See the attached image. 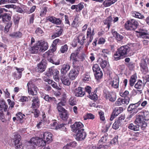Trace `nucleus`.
Returning <instances> with one entry per match:
<instances>
[{
  "instance_id": "obj_1",
  "label": "nucleus",
  "mask_w": 149,
  "mask_h": 149,
  "mask_svg": "<svg viewBox=\"0 0 149 149\" xmlns=\"http://www.w3.org/2000/svg\"><path fill=\"white\" fill-rule=\"evenodd\" d=\"M139 24L138 22L136 20L132 19L127 21L125 24V27L128 30H132L136 29Z\"/></svg>"
},
{
  "instance_id": "obj_2",
  "label": "nucleus",
  "mask_w": 149,
  "mask_h": 149,
  "mask_svg": "<svg viewBox=\"0 0 149 149\" xmlns=\"http://www.w3.org/2000/svg\"><path fill=\"white\" fill-rule=\"evenodd\" d=\"M119 53L123 56H126L130 55L131 49L129 46H123L118 49Z\"/></svg>"
},
{
  "instance_id": "obj_3",
  "label": "nucleus",
  "mask_w": 149,
  "mask_h": 149,
  "mask_svg": "<svg viewBox=\"0 0 149 149\" xmlns=\"http://www.w3.org/2000/svg\"><path fill=\"white\" fill-rule=\"evenodd\" d=\"M28 92L30 95H36L38 89L37 87L33 84L32 81H30L27 84Z\"/></svg>"
},
{
  "instance_id": "obj_4",
  "label": "nucleus",
  "mask_w": 149,
  "mask_h": 149,
  "mask_svg": "<svg viewBox=\"0 0 149 149\" xmlns=\"http://www.w3.org/2000/svg\"><path fill=\"white\" fill-rule=\"evenodd\" d=\"M29 143L33 146L36 145L39 146H44L47 143L42 137L38 139L33 138L31 139Z\"/></svg>"
},
{
  "instance_id": "obj_5",
  "label": "nucleus",
  "mask_w": 149,
  "mask_h": 149,
  "mask_svg": "<svg viewBox=\"0 0 149 149\" xmlns=\"http://www.w3.org/2000/svg\"><path fill=\"white\" fill-rule=\"evenodd\" d=\"M95 34L94 29L92 30L91 27L88 28L86 32L87 43L86 46L88 47L90 43L92 42L93 38V36Z\"/></svg>"
},
{
  "instance_id": "obj_6",
  "label": "nucleus",
  "mask_w": 149,
  "mask_h": 149,
  "mask_svg": "<svg viewBox=\"0 0 149 149\" xmlns=\"http://www.w3.org/2000/svg\"><path fill=\"white\" fill-rule=\"evenodd\" d=\"M134 122L136 125L144 129L147 126V123L143 119L142 116H137Z\"/></svg>"
},
{
  "instance_id": "obj_7",
  "label": "nucleus",
  "mask_w": 149,
  "mask_h": 149,
  "mask_svg": "<svg viewBox=\"0 0 149 149\" xmlns=\"http://www.w3.org/2000/svg\"><path fill=\"white\" fill-rule=\"evenodd\" d=\"M118 20V17L114 18L113 20L111 16H109L104 21V24L107 25V27L109 29L110 27L112 26V22L115 23Z\"/></svg>"
},
{
  "instance_id": "obj_8",
  "label": "nucleus",
  "mask_w": 149,
  "mask_h": 149,
  "mask_svg": "<svg viewBox=\"0 0 149 149\" xmlns=\"http://www.w3.org/2000/svg\"><path fill=\"white\" fill-rule=\"evenodd\" d=\"M37 45L38 46L39 51L44 52L48 49V44L43 40H40L37 42Z\"/></svg>"
},
{
  "instance_id": "obj_9",
  "label": "nucleus",
  "mask_w": 149,
  "mask_h": 149,
  "mask_svg": "<svg viewBox=\"0 0 149 149\" xmlns=\"http://www.w3.org/2000/svg\"><path fill=\"white\" fill-rule=\"evenodd\" d=\"M32 102V107L33 109L38 108L40 106V101L37 95L29 97Z\"/></svg>"
},
{
  "instance_id": "obj_10",
  "label": "nucleus",
  "mask_w": 149,
  "mask_h": 149,
  "mask_svg": "<svg viewBox=\"0 0 149 149\" xmlns=\"http://www.w3.org/2000/svg\"><path fill=\"white\" fill-rule=\"evenodd\" d=\"M79 68H74L71 69L68 74V76L72 80L75 79L79 73Z\"/></svg>"
},
{
  "instance_id": "obj_11",
  "label": "nucleus",
  "mask_w": 149,
  "mask_h": 149,
  "mask_svg": "<svg viewBox=\"0 0 149 149\" xmlns=\"http://www.w3.org/2000/svg\"><path fill=\"white\" fill-rule=\"evenodd\" d=\"M66 96L65 94L63 95L62 101L59 102L57 105V108L58 112L60 113L65 110L62 106H64L66 102Z\"/></svg>"
},
{
  "instance_id": "obj_12",
  "label": "nucleus",
  "mask_w": 149,
  "mask_h": 149,
  "mask_svg": "<svg viewBox=\"0 0 149 149\" xmlns=\"http://www.w3.org/2000/svg\"><path fill=\"white\" fill-rule=\"evenodd\" d=\"M15 140L14 141L15 146L17 149H23V146L20 142L21 136L18 134L15 135Z\"/></svg>"
},
{
  "instance_id": "obj_13",
  "label": "nucleus",
  "mask_w": 149,
  "mask_h": 149,
  "mask_svg": "<svg viewBox=\"0 0 149 149\" xmlns=\"http://www.w3.org/2000/svg\"><path fill=\"white\" fill-rule=\"evenodd\" d=\"M46 61L43 59L38 65L36 71L39 72H42L45 70L46 68Z\"/></svg>"
},
{
  "instance_id": "obj_14",
  "label": "nucleus",
  "mask_w": 149,
  "mask_h": 149,
  "mask_svg": "<svg viewBox=\"0 0 149 149\" xmlns=\"http://www.w3.org/2000/svg\"><path fill=\"white\" fill-rule=\"evenodd\" d=\"M86 136V134L84 131V129H82L78 131L76 135V139L78 141L82 140L85 138Z\"/></svg>"
},
{
  "instance_id": "obj_15",
  "label": "nucleus",
  "mask_w": 149,
  "mask_h": 149,
  "mask_svg": "<svg viewBox=\"0 0 149 149\" xmlns=\"http://www.w3.org/2000/svg\"><path fill=\"white\" fill-rule=\"evenodd\" d=\"M130 101L129 98H118L115 102V104L117 106H120L123 104H128Z\"/></svg>"
},
{
  "instance_id": "obj_16",
  "label": "nucleus",
  "mask_w": 149,
  "mask_h": 149,
  "mask_svg": "<svg viewBox=\"0 0 149 149\" xmlns=\"http://www.w3.org/2000/svg\"><path fill=\"white\" fill-rule=\"evenodd\" d=\"M104 95L106 99H109L111 102H113L116 100L115 95L114 94L112 93H111L108 92H104Z\"/></svg>"
},
{
  "instance_id": "obj_17",
  "label": "nucleus",
  "mask_w": 149,
  "mask_h": 149,
  "mask_svg": "<svg viewBox=\"0 0 149 149\" xmlns=\"http://www.w3.org/2000/svg\"><path fill=\"white\" fill-rule=\"evenodd\" d=\"M84 88L80 87L76 88L74 91L75 95L77 97H82L85 94V92L83 91Z\"/></svg>"
},
{
  "instance_id": "obj_18",
  "label": "nucleus",
  "mask_w": 149,
  "mask_h": 149,
  "mask_svg": "<svg viewBox=\"0 0 149 149\" xmlns=\"http://www.w3.org/2000/svg\"><path fill=\"white\" fill-rule=\"evenodd\" d=\"M52 134L49 132H45L44 133L43 138L45 141L47 143H49L52 140Z\"/></svg>"
},
{
  "instance_id": "obj_19",
  "label": "nucleus",
  "mask_w": 149,
  "mask_h": 149,
  "mask_svg": "<svg viewBox=\"0 0 149 149\" xmlns=\"http://www.w3.org/2000/svg\"><path fill=\"white\" fill-rule=\"evenodd\" d=\"M77 52L73 53L71 54L70 59L72 62L73 65H75L77 64L79 61L78 59V58Z\"/></svg>"
},
{
  "instance_id": "obj_20",
  "label": "nucleus",
  "mask_w": 149,
  "mask_h": 149,
  "mask_svg": "<svg viewBox=\"0 0 149 149\" xmlns=\"http://www.w3.org/2000/svg\"><path fill=\"white\" fill-rule=\"evenodd\" d=\"M70 65L68 64H65L63 65L61 70V75H66L67 72L69 70Z\"/></svg>"
},
{
  "instance_id": "obj_21",
  "label": "nucleus",
  "mask_w": 149,
  "mask_h": 149,
  "mask_svg": "<svg viewBox=\"0 0 149 149\" xmlns=\"http://www.w3.org/2000/svg\"><path fill=\"white\" fill-rule=\"evenodd\" d=\"M61 79L63 84L65 85L68 86L70 84V77H68L66 75H61Z\"/></svg>"
},
{
  "instance_id": "obj_22",
  "label": "nucleus",
  "mask_w": 149,
  "mask_h": 149,
  "mask_svg": "<svg viewBox=\"0 0 149 149\" xmlns=\"http://www.w3.org/2000/svg\"><path fill=\"white\" fill-rule=\"evenodd\" d=\"M83 127V125L80 122H75L74 124L72 125V129L73 130V131L77 132L79 130H81Z\"/></svg>"
},
{
  "instance_id": "obj_23",
  "label": "nucleus",
  "mask_w": 149,
  "mask_h": 149,
  "mask_svg": "<svg viewBox=\"0 0 149 149\" xmlns=\"http://www.w3.org/2000/svg\"><path fill=\"white\" fill-rule=\"evenodd\" d=\"M41 97L43 98L45 101L50 102L54 103H56L57 102V101L54 97H49L48 95H41Z\"/></svg>"
},
{
  "instance_id": "obj_24",
  "label": "nucleus",
  "mask_w": 149,
  "mask_h": 149,
  "mask_svg": "<svg viewBox=\"0 0 149 149\" xmlns=\"http://www.w3.org/2000/svg\"><path fill=\"white\" fill-rule=\"evenodd\" d=\"M119 83V78L116 77L113 78L109 83L110 85L115 88H117L118 87Z\"/></svg>"
},
{
  "instance_id": "obj_25",
  "label": "nucleus",
  "mask_w": 149,
  "mask_h": 149,
  "mask_svg": "<svg viewBox=\"0 0 149 149\" xmlns=\"http://www.w3.org/2000/svg\"><path fill=\"white\" fill-rule=\"evenodd\" d=\"M16 70L17 71L18 74L17 73L15 72L13 73V76L15 77L16 79H20L22 75V72L24 70L23 68H18L17 67L15 68Z\"/></svg>"
},
{
  "instance_id": "obj_26",
  "label": "nucleus",
  "mask_w": 149,
  "mask_h": 149,
  "mask_svg": "<svg viewBox=\"0 0 149 149\" xmlns=\"http://www.w3.org/2000/svg\"><path fill=\"white\" fill-rule=\"evenodd\" d=\"M98 63L100 65L102 69L106 68L108 65V63L106 60L99 58L97 61Z\"/></svg>"
},
{
  "instance_id": "obj_27",
  "label": "nucleus",
  "mask_w": 149,
  "mask_h": 149,
  "mask_svg": "<svg viewBox=\"0 0 149 149\" xmlns=\"http://www.w3.org/2000/svg\"><path fill=\"white\" fill-rule=\"evenodd\" d=\"M59 115L61 118L64 120H66L68 118V113L66 110L59 113Z\"/></svg>"
},
{
  "instance_id": "obj_28",
  "label": "nucleus",
  "mask_w": 149,
  "mask_h": 149,
  "mask_svg": "<svg viewBox=\"0 0 149 149\" xmlns=\"http://www.w3.org/2000/svg\"><path fill=\"white\" fill-rule=\"evenodd\" d=\"M7 108L8 106L4 100H2L0 101V110L2 112L6 111Z\"/></svg>"
},
{
  "instance_id": "obj_29",
  "label": "nucleus",
  "mask_w": 149,
  "mask_h": 149,
  "mask_svg": "<svg viewBox=\"0 0 149 149\" xmlns=\"http://www.w3.org/2000/svg\"><path fill=\"white\" fill-rule=\"evenodd\" d=\"M78 42L81 45H83L86 40L85 36L83 34H80L77 37Z\"/></svg>"
},
{
  "instance_id": "obj_30",
  "label": "nucleus",
  "mask_w": 149,
  "mask_h": 149,
  "mask_svg": "<svg viewBox=\"0 0 149 149\" xmlns=\"http://www.w3.org/2000/svg\"><path fill=\"white\" fill-rule=\"evenodd\" d=\"M48 19L50 22L56 24H61V22L60 19L54 17H50Z\"/></svg>"
},
{
  "instance_id": "obj_31",
  "label": "nucleus",
  "mask_w": 149,
  "mask_h": 149,
  "mask_svg": "<svg viewBox=\"0 0 149 149\" xmlns=\"http://www.w3.org/2000/svg\"><path fill=\"white\" fill-rule=\"evenodd\" d=\"M144 86V85L142 81L140 80L138 81L134 85L135 88L137 89H140V91H141V89H143Z\"/></svg>"
},
{
  "instance_id": "obj_32",
  "label": "nucleus",
  "mask_w": 149,
  "mask_h": 149,
  "mask_svg": "<svg viewBox=\"0 0 149 149\" xmlns=\"http://www.w3.org/2000/svg\"><path fill=\"white\" fill-rule=\"evenodd\" d=\"M1 16V17H2V21L4 23L8 22L11 19V17L8 13H5Z\"/></svg>"
},
{
  "instance_id": "obj_33",
  "label": "nucleus",
  "mask_w": 149,
  "mask_h": 149,
  "mask_svg": "<svg viewBox=\"0 0 149 149\" xmlns=\"http://www.w3.org/2000/svg\"><path fill=\"white\" fill-rule=\"evenodd\" d=\"M123 111V109L122 107H119L115 108L114 110L113 113V114L115 116H117Z\"/></svg>"
},
{
  "instance_id": "obj_34",
  "label": "nucleus",
  "mask_w": 149,
  "mask_h": 149,
  "mask_svg": "<svg viewBox=\"0 0 149 149\" xmlns=\"http://www.w3.org/2000/svg\"><path fill=\"white\" fill-rule=\"evenodd\" d=\"M29 50L32 54H35L38 53L39 49L38 46L37 45V43L33 47H32L29 49Z\"/></svg>"
},
{
  "instance_id": "obj_35",
  "label": "nucleus",
  "mask_w": 149,
  "mask_h": 149,
  "mask_svg": "<svg viewBox=\"0 0 149 149\" xmlns=\"http://www.w3.org/2000/svg\"><path fill=\"white\" fill-rule=\"evenodd\" d=\"M118 0H107L105 1L103 3V5L105 7H108L110 6Z\"/></svg>"
},
{
  "instance_id": "obj_36",
  "label": "nucleus",
  "mask_w": 149,
  "mask_h": 149,
  "mask_svg": "<svg viewBox=\"0 0 149 149\" xmlns=\"http://www.w3.org/2000/svg\"><path fill=\"white\" fill-rule=\"evenodd\" d=\"M136 79L137 76L136 74H134L131 77L130 79V85L131 86H134Z\"/></svg>"
},
{
  "instance_id": "obj_37",
  "label": "nucleus",
  "mask_w": 149,
  "mask_h": 149,
  "mask_svg": "<svg viewBox=\"0 0 149 149\" xmlns=\"http://www.w3.org/2000/svg\"><path fill=\"white\" fill-rule=\"evenodd\" d=\"M10 36L13 38H21L22 36V33L20 32H13L10 34Z\"/></svg>"
},
{
  "instance_id": "obj_38",
  "label": "nucleus",
  "mask_w": 149,
  "mask_h": 149,
  "mask_svg": "<svg viewBox=\"0 0 149 149\" xmlns=\"http://www.w3.org/2000/svg\"><path fill=\"white\" fill-rule=\"evenodd\" d=\"M56 31V33L54 35L52 36V37L55 38L59 36L62 33L63 29L61 28L58 27V29H57Z\"/></svg>"
},
{
  "instance_id": "obj_39",
  "label": "nucleus",
  "mask_w": 149,
  "mask_h": 149,
  "mask_svg": "<svg viewBox=\"0 0 149 149\" xmlns=\"http://www.w3.org/2000/svg\"><path fill=\"white\" fill-rule=\"evenodd\" d=\"M128 128L134 131H138L139 130V127L138 125H134L132 123L130 124L128 126Z\"/></svg>"
},
{
  "instance_id": "obj_40",
  "label": "nucleus",
  "mask_w": 149,
  "mask_h": 149,
  "mask_svg": "<svg viewBox=\"0 0 149 149\" xmlns=\"http://www.w3.org/2000/svg\"><path fill=\"white\" fill-rule=\"evenodd\" d=\"M121 122L120 120H118L116 121L113 124L112 127L115 130L117 129L121 125Z\"/></svg>"
},
{
  "instance_id": "obj_41",
  "label": "nucleus",
  "mask_w": 149,
  "mask_h": 149,
  "mask_svg": "<svg viewBox=\"0 0 149 149\" xmlns=\"http://www.w3.org/2000/svg\"><path fill=\"white\" fill-rule=\"evenodd\" d=\"M113 57L114 59L116 61H117L121 59L123 56L119 53L118 50L116 53L114 54Z\"/></svg>"
},
{
  "instance_id": "obj_42",
  "label": "nucleus",
  "mask_w": 149,
  "mask_h": 149,
  "mask_svg": "<svg viewBox=\"0 0 149 149\" xmlns=\"http://www.w3.org/2000/svg\"><path fill=\"white\" fill-rule=\"evenodd\" d=\"M97 89V88L96 89V90L94 91L93 93H91L89 95V97L92 100H96L97 99V96L96 94Z\"/></svg>"
},
{
  "instance_id": "obj_43",
  "label": "nucleus",
  "mask_w": 149,
  "mask_h": 149,
  "mask_svg": "<svg viewBox=\"0 0 149 149\" xmlns=\"http://www.w3.org/2000/svg\"><path fill=\"white\" fill-rule=\"evenodd\" d=\"M132 15L133 16L140 19H143L144 17V16L141 13L136 12L133 13Z\"/></svg>"
},
{
  "instance_id": "obj_44",
  "label": "nucleus",
  "mask_w": 149,
  "mask_h": 149,
  "mask_svg": "<svg viewBox=\"0 0 149 149\" xmlns=\"http://www.w3.org/2000/svg\"><path fill=\"white\" fill-rule=\"evenodd\" d=\"M141 70L142 72L145 74L148 72V69L146 64H143L142 63L141 65Z\"/></svg>"
},
{
  "instance_id": "obj_45",
  "label": "nucleus",
  "mask_w": 149,
  "mask_h": 149,
  "mask_svg": "<svg viewBox=\"0 0 149 149\" xmlns=\"http://www.w3.org/2000/svg\"><path fill=\"white\" fill-rule=\"evenodd\" d=\"M68 49V46L66 44H65L61 47L60 50V52L61 53H64L67 52Z\"/></svg>"
},
{
  "instance_id": "obj_46",
  "label": "nucleus",
  "mask_w": 149,
  "mask_h": 149,
  "mask_svg": "<svg viewBox=\"0 0 149 149\" xmlns=\"http://www.w3.org/2000/svg\"><path fill=\"white\" fill-rule=\"evenodd\" d=\"M139 36L140 38L149 39V34L147 33L143 32H139Z\"/></svg>"
},
{
  "instance_id": "obj_47",
  "label": "nucleus",
  "mask_w": 149,
  "mask_h": 149,
  "mask_svg": "<svg viewBox=\"0 0 149 149\" xmlns=\"http://www.w3.org/2000/svg\"><path fill=\"white\" fill-rule=\"evenodd\" d=\"M143 119L144 120H149V113L147 111H144L142 112Z\"/></svg>"
},
{
  "instance_id": "obj_48",
  "label": "nucleus",
  "mask_w": 149,
  "mask_h": 149,
  "mask_svg": "<svg viewBox=\"0 0 149 149\" xmlns=\"http://www.w3.org/2000/svg\"><path fill=\"white\" fill-rule=\"evenodd\" d=\"M103 75V73L101 70L95 73V76L96 79H101Z\"/></svg>"
},
{
  "instance_id": "obj_49",
  "label": "nucleus",
  "mask_w": 149,
  "mask_h": 149,
  "mask_svg": "<svg viewBox=\"0 0 149 149\" xmlns=\"http://www.w3.org/2000/svg\"><path fill=\"white\" fill-rule=\"evenodd\" d=\"M16 116L17 117V120H21L23 118H24V116H25L24 114H23L22 113L19 112L18 113H16Z\"/></svg>"
},
{
  "instance_id": "obj_50",
  "label": "nucleus",
  "mask_w": 149,
  "mask_h": 149,
  "mask_svg": "<svg viewBox=\"0 0 149 149\" xmlns=\"http://www.w3.org/2000/svg\"><path fill=\"white\" fill-rule=\"evenodd\" d=\"M57 125L58 123L55 120H53L51 124V128L53 129L57 130L58 128L56 126Z\"/></svg>"
},
{
  "instance_id": "obj_51",
  "label": "nucleus",
  "mask_w": 149,
  "mask_h": 149,
  "mask_svg": "<svg viewBox=\"0 0 149 149\" xmlns=\"http://www.w3.org/2000/svg\"><path fill=\"white\" fill-rule=\"evenodd\" d=\"M120 95L122 97H124L125 98H128V96L129 95V92L128 91H126L124 92H120Z\"/></svg>"
},
{
  "instance_id": "obj_52",
  "label": "nucleus",
  "mask_w": 149,
  "mask_h": 149,
  "mask_svg": "<svg viewBox=\"0 0 149 149\" xmlns=\"http://www.w3.org/2000/svg\"><path fill=\"white\" fill-rule=\"evenodd\" d=\"M92 68L93 72H95L100 70V68L98 65L97 64H94Z\"/></svg>"
},
{
  "instance_id": "obj_53",
  "label": "nucleus",
  "mask_w": 149,
  "mask_h": 149,
  "mask_svg": "<svg viewBox=\"0 0 149 149\" xmlns=\"http://www.w3.org/2000/svg\"><path fill=\"white\" fill-rule=\"evenodd\" d=\"M90 79V76L88 73H86L83 76V80L85 81H88Z\"/></svg>"
},
{
  "instance_id": "obj_54",
  "label": "nucleus",
  "mask_w": 149,
  "mask_h": 149,
  "mask_svg": "<svg viewBox=\"0 0 149 149\" xmlns=\"http://www.w3.org/2000/svg\"><path fill=\"white\" fill-rule=\"evenodd\" d=\"M12 23L11 22L8 23L6 25L5 28V32L7 33L9 31V29L11 27Z\"/></svg>"
},
{
  "instance_id": "obj_55",
  "label": "nucleus",
  "mask_w": 149,
  "mask_h": 149,
  "mask_svg": "<svg viewBox=\"0 0 149 149\" xmlns=\"http://www.w3.org/2000/svg\"><path fill=\"white\" fill-rule=\"evenodd\" d=\"M94 118V116L91 113H88L84 117V119L86 120L87 119H93Z\"/></svg>"
},
{
  "instance_id": "obj_56",
  "label": "nucleus",
  "mask_w": 149,
  "mask_h": 149,
  "mask_svg": "<svg viewBox=\"0 0 149 149\" xmlns=\"http://www.w3.org/2000/svg\"><path fill=\"white\" fill-rule=\"evenodd\" d=\"M69 103L72 106L75 105L76 104V101L75 99L72 97L70 98L69 100Z\"/></svg>"
},
{
  "instance_id": "obj_57",
  "label": "nucleus",
  "mask_w": 149,
  "mask_h": 149,
  "mask_svg": "<svg viewBox=\"0 0 149 149\" xmlns=\"http://www.w3.org/2000/svg\"><path fill=\"white\" fill-rule=\"evenodd\" d=\"M136 109L134 104H131L128 107L127 110L128 111H132L135 110Z\"/></svg>"
},
{
  "instance_id": "obj_58",
  "label": "nucleus",
  "mask_w": 149,
  "mask_h": 149,
  "mask_svg": "<svg viewBox=\"0 0 149 149\" xmlns=\"http://www.w3.org/2000/svg\"><path fill=\"white\" fill-rule=\"evenodd\" d=\"M47 8L45 7L43 9L41 10L40 14V15L41 17H42L45 14L47 11Z\"/></svg>"
},
{
  "instance_id": "obj_59",
  "label": "nucleus",
  "mask_w": 149,
  "mask_h": 149,
  "mask_svg": "<svg viewBox=\"0 0 149 149\" xmlns=\"http://www.w3.org/2000/svg\"><path fill=\"white\" fill-rule=\"evenodd\" d=\"M77 11H80L84 7L83 5L81 3L76 5Z\"/></svg>"
},
{
  "instance_id": "obj_60",
  "label": "nucleus",
  "mask_w": 149,
  "mask_h": 149,
  "mask_svg": "<svg viewBox=\"0 0 149 149\" xmlns=\"http://www.w3.org/2000/svg\"><path fill=\"white\" fill-rule=\"evenodd\" d=\"M86 91L87 92L89 95L91 93V88L89 86H86L85 88Z\"/></svg>"
},
{
  "instance_id": "obj_61",
  "label": "nucleus",
  "mask_w": 149,
  "mask_h": 149,
  "mask_svg": "<svg viewBox=\"0 0 149 149\" xmlns=\"http://www.w3.org/2000/svg\"><path fill=\"white\" fill-rule=\"evenodd\" d=\"M36 33L38 35H40L43 33V31L41 28H38L36 30Z\"/></svg>"
},
{
  "instance_id": "obj_62",
  "label": "nucleus",
  "mask_w": 149,
  "mask_h": 149,
  "mask_svg": "<svg viewBox=\"0 0 149 149\" xmlns=\"http://www.w3.org/2000/svg\"><path fill=\"white\" fill-rule=\"evenodd\" d=\"M107 137L106 135L103 136L101 138V139L99 140L100 142L105 143L107 139Z\"/></svg>"
},
{
  "instance_id": "obj_63",
  "label": "nucleus",
  "mask_w": 149,
  "mask_h": 149,
  "mask_svg": "<svg viewBox=\"0 0 149 149\" xmlns=\"http://www.w3.org/2000/svg\"><path fill=\"white\" fill-rule=\"evenodd\" d=\"M68 144L69 145V146H70V148L71 147L73 148L75 147L77 145V143L75 141H73L70 142Z\"/></svg>"
},
{
  "instance_id": "obj_64",
  "label": "nucleus",
  "mask_w": 149,
  "mask_h": 149,
  "mask_svg": "<svg viewBox=\"0 0 149 149\" xmlns=\"http://www.w3.org/2000/svg\"><path fill=\"white\" fill-rule=\"evenodd\" d=\"M35 109L33 112L34 113V116L35 117L37 118L39 116L40 112L39 110L37 109L36 108Z\"/></svg>"
}]
</instances>
